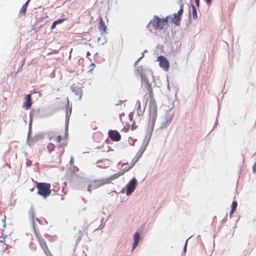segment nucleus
I'll list each match as a JSON object with an SVG mask.
<instances>
[{
  "label": "nucleus",
  "instance_id": "18",
  "mask_svg": "<svg viewBox=\"0 0 256 256\" xmlns=\"http://www.w3.org/2000/svg\"><path fill=\"white\" fill-rule=\"evenodd\" d=\"M124 172H118L114 174L111 178V180H114L118 178L120 176L124 174Z\"/></svg>",
  "mask_w": 256,
  "mask_h": 256
},
{
  "label": "nucleus",
  "instance_id": "25",
  "mask_svg": "<svg viewBox=\"0 0 256 256\" xmlns=\"http://www.w3.org/2000/svg\"><path fill=\"white\" fill-rule=\"evenodd\" d=\"M56 25H57V24H56V22H54L52 23V26H50V28H51V30H54V29L56 28Z\"/></svg>",
  "mask_w": 256,
  "mask_h": 256
},
{
  "label": "nucleus",
  "instance_id": "11",
  "mask_svg": "<svg viewBox=\"0 0 256 256\" xmlns=\"http://www.w3.org/2000/svg\"><path fill=\"white\" fill-rule=\"evenodd\" d=\"M32 106L31 94H26L25 96V102H23V107L28 110Z\"/></svg>",
  "mask_w": 256,
  "mask_h": 256
},
{
  "label": "nucleus",
  "instance_id": "30",
  "mask_svg": "<svg viewBox=\"0 0 256 256\" xmlns=\"http://www.w3.org/2000/svg\"><path fill=\"white\" fill-rule=\"evenodd\" d=\"M195 0V2H196V6L198 7H199V6H200V0Z\"/></svg>",
  "mask_w": 256,
  "mask_h": 256
},
{
  "label": "nucleus",
  "instance_id": "21",
  "mask_svg": "<svg viewBox=\"0 0 256 256\" xmlns=\"http://www.w3.org/2000/svg\"><path fill=\"white\" fill-rule=\"evenodd\" d=\"M26 8L25 6H22V8L20 10V14H21L22 16H24L26 14Z\"/></svg>",
  "mask_w": 256,
  "mask_h": 256
},
{
  "label": "nucleus",
  "instance_id": "28",
  "mask_svg": "<svg viewBox=\"0 0 256 256\" xmlns=\"http://www.w3.org/2000/svg\"><path fill=\"white\" fill-rule=\"evenodd\" d=\"M253 172L256 174V162L254 164L252 168Z\"/></svg>",
  "mask_w": 256,
  "mask_h": 256
},
{
  "label": "nucleus",
  "instance_id": "34",
  "mask_svg": "<svg viewBox=\"0 0 256 256\" xmlns=\"http://www.w3.org/2000/svg\"><path fill=\"white\" fill-rule=\"evenodd\" d=\"M186 244H187V242H186V244H185V246H184V250H186Z\"/></svg>",
  "mask_w": 256,
  "mask_h": 256
},
{
  "label": "nucleus",
  "instance_id": "22",
  "mask_svg": "<svg viewBox=\"0 0 256 256\" xmlns=\"http://www.w3.org/2000/svg\"><path fill=\"white\" fill-rule=\"evenodd\" d=\"M84 60L83 58H80L78 61V63L80 65H81L82 66H84Z\"/></svg>",
  "mask_w": 256,
  "mask_h": 256
},
{
  "label": "nucleus",
  "instance_id": "5",
  "mask_svg": "<svg viewBox=\"0 0 256 256\" xmlns=\"http://www.w3.org/2000/svg\"><path fill=\"white\" fill-rule=\"evenodd\" d=\"M183 4H180V8L178 11V12L174 14L172 16H170V18H171L172 21L173 23H174L176 26H179L180 24V22L182 20L181 16L183 14Z\"/></svg>",
  "mask_w": 256,
  "mask_h": 256
},
{
  "label": "nucleus",
  "instance_id": "3",
  "mask_svg": "<svg viewBox=\"0 0 256 256\" xmlns=\"http://www.w3.org/2000/svg\"><path fill=\"white\" fill-rule=\"evenodd\" d=\"M50 186V184L48 183L38 182L36 184L38 194L44 198H47L51 194Z\"/></svg>",
  "mask_w": 256,
  "mask_h": 256
},
{
  "label": "nucleus",
  "instance_id": "19",
  "mask_svg": "<svg viewBox=\"0 0 256 256\" xmlns=\"http://www.w3.org/2000/svg\"><path fill=\"white\" fill-rule=\"evenodd\" d=\"M0 246H1L0 250L2 252H4L6 250L8 249V244H0Z\"/></svg>",
  "mask_w": 256,
  "mask_h": 256
},
{
  "label": "nucleus",
  "instance_id": "26",
  "mask_svg": "<svg viewBox=\"0 0 256 256\" xmlns=\"http://www.w3.org/2000/svg\"><path fill=\"white\" fill-rule=\"evenodd\" d=\"M6 236L2 237V240H0V244H5Z\"/></svg>",
  "mask_w": 256,
  "mask_h": 256
},
{
  "label": "nucleus",
  "instance_id": "1",
  "mask_svg": "<svg viewBox=\"0 0 256 256\" xmlns=\"http://www.w3.org/2000/svg\"><path fill=\"white\" fill-rule=\"evenodd\" d=\"M150 100V122L152 126L154 124L157 118L158 109L156 103L154 99V94L151 87L148 86L147 88V92L144 96V100L146 104L148 100Z\"/></svg>",
  "mask_w": 256,
  "mask_h": 256
},
{
  "label": "nucleus",
  "instance_id": "16",
  "mask_svg": "<svg viewBox=\"0 0 256 256\" xmlns=\"http://www.w3.org/2000/svg\"><path fill=\"white\" fill-rule=\"evenodd\" d=\"M137 74L142 78L144 76V72L142 66H139L137 69Z\"/></svg>",
  "mask_w": 256,
  "mask_h": 256
},
{
  "label": "nucleus",
  "instance_id": "7",
  "mask_svg": "<svg viewBox=\"0 0 256 256\" xmlns=\"http://www.w3.org/2000/svg\"><path fill=\"white\" fill-rule=\"evenodd\" d=\"M137 180L135 178H133L126 185V194L129 195L132 193L135 190Z\"/></svg>",
  "mask_w": 256,
  "mask_h": 256
},
{
  "label": "nucleus",
  "instance_id": "29",
  "mask_svg": "<svg viewBox=\"0 0 256 256\" xmlns=\"http://www.w3.org/2000/svg\"><path fill=\"white\" fill-rule=\"evenodd\" d=\"M74 162V158L73 157H71L70 160V165L73 164Z\"/></svg>",
  "mask_w": 256,
  "mask_h": 256
},
{
  "label": "nucleus",
  "instance_id": "31",
  "mask_svg": "<svg viewBox=\"0 0 256 256\" xmlns=\"http://www.w3.org/2000/svg\"><path fill=\"white\" fill-rule=\"evenodd\" d=\"M29 1L30 0H28L23 6H25L27 8Z\"/></svg>",
  "mask_w": 256,
  "mask_h": 256
},
{
  "label": "nucleus",
  "instance_id": "17",
  "mask_svg": "<svg viewBox=\"0 0 256 256\" xmlns=\"http://www.w3.org/2000/svg\"><path fill=\"white\" fill-rule=\"evenodd\" d=\"M48 150L50 152H52L54 151L55 148V146L54 144L50 143L48 144L47 146Z\"/></svg>",
  "mask_w": 256,
  "mask_h": 256
},
{
  "label": "nucleus",
  "instance_id": "10",
  "mask_svg": "<svg viewBox=\"0 0 256 256\" xmlns=\"http://www.w3.org/2000/svg\"><path fill=\"white\" fill-rule=\"evenodd\" d=\"M38 241L40 242V244L42 247V248L43 249L44 253L48 255L50 254V252L48 250V248L46 245V242L44 238H38Z\"/></svg>",
  "mask_w": 256,
  "mask_h": 256
},
{
  "label": "nucleus",
  "instance_id": "27",
  "mask_svg": "<svg viewBox=\"0 0 256 256\" xmlns=\"http://www.w3.org/2000/svg\"><path fill=\"white\" fill-rule=\"evenodd\" d=\"M95 66H96L95 64H94V63H92V64L90 65V70H93Z\"/></svg>",
  "mask_w": 256,
  "mask_h": 256
},
{
  "label": "nucleus",
  "instance_id": "33",
  "mask_svg": "<svg viewBox=\"0 0 256 256\" xmlns=\"http://www.w3.org/2000/svg\"><path fill=\"white\" fill-rule=\"evenodd\" d=\"M90 55V53L89 52H88L86 53V56L88 57Z\"/></svg>",
  "mask_w": 256,
  "mask_h": 256
},
{
  "label": "nucleus",
  "instance_id": "23",
  "mask_svg": "<svg viewBox=\"0 0 256 256\" xmlns=\"http://www.w3.org/2000/svg\"><path fill=\"white\" fill-rule=\"evenodd\" d=\"M136 109L138 110L140 109V100H137L136 104Z\"/></svg>",
  "mask_w": 256,
  "mask_h": 256
},
{
  "label": "nucleus",
  "instance_id": "32",
  "mask_svg": "<svg viewBox=\"0 0 256 256\" xmlns=\"http://www.w3.org/2000/svg\"><path fill=\"white\" fill-rule=\"evenodd\" d=\"M206 3L208 4H210L212 0H204Z\"/></svg>",
  "mask_w": 256,
  "mask_h": 256
},
{
  "label": "nucleus",
  "instance_id": "20",
  "mask_svg": "<svg viewBox=\"0 0 256 256\" xmlns=\"http://www.w3.org/2000/svg\"><path fill=\"white\" fill-rule=\"evenodd\" d=\"M237 202L236 201H234L232 204V209L230 212V214H232L234 211L236 210V207H237Z\"/></svg>",
  "mask_w": 256,
  "mask_h": 256
},
{
  "label": "nucleus",
  "instance_id": "6",
  "mask_svg": "<svg viewBox=\"0 0 256 256\" xmlns=\"http://www.w3.org/2000/svg\"><path fill=\"white\" fill-rule=\"evenodd\" d=\"M159 65L164 70L168 71L169 69L170 63L167 58L163 56L158 57Z\"/></svg>",
  "mask_w": 256,
  "mask_h": 256
},
{
  "label": "nucleus",
  "instance_id": "24",
  "mask_svg": "<svg viewBox=\"0 0 256 256\" xmlns=\"http://www.w3.org/2000/svg\"><path fill=\"white\" fill-rule=\"evenodd\" d=\"M64 20L65 19H59L57 20L54 21V22H56V24H58L63 22Z\"/></svg>",
  "mask_w": 256,
  "mask_h": 256
},
{
  "label": "nucleus",
  "instance_id": "4",
  "mask_svg": "<svg viewBox=\"0 0 256 256\" xmlns=\"http://www.w3.org/2000/svg\"><path fill=\"white\" fill-rule=\"evenodd\" d=\"M170 16H167L164 18H160L158 16H154L152 21L153 26L156 30H162L166 26Z\"/></svg>",
  "mask_w": 256,
  "mask_h": 256
},
{
  "label": "nucleus",
  "instance_id": "9",
  "mask_svg": "<svg viewBox=\"0 0 256 256\" xmlns=\"http://www.w3.org/2000/svg\"><path fill=\"white\" fill-rule=\"evenodd\" d=\"M146 149V145H142L140 148L139 150L137 152V154L136 155V156L132 159V162H137L138 160L142 157L144 152Z\"/></svg>",
  "mask_w": 256,
  "mask_h": 256
},
{
  "label": "nucleus",
  "instance_id": "2",
  "mask_svg": "<svg viewBox=\"0 0 256 256\" xmlns=\"http://www.w3.org/2000/svg\"><path fill=\"white\" fill-rule=\"evenodd\" d=\"M68 133L63 135L57 132H51L48 134V138L50 140L55 142L58 148H64L67 146Z\"/></svg>",
  "mask_w": 256,
  "mask_h": 256
},
{
  "label": "nucleus",
  "instance_id": "15",
  "mask_svg": "<svg viewBox=\"0 0 256 256\" xmlns=\"http://www.w3.org/2000/svg\"><path fill=\"white\" fill-rule=\"evenodd\" d=\"M192 18L194 20H196L198 18V16L196 8L194 5H192Z\"/></svg>",
  "mask_w": 256,
  "mask_h": 256
},
{
  "label": "nucleus",
  "instance_id": "14",
  "mask_svg": "<svg viewBox=\"0 0 256 256\" xmlns=\"http://www.w3.org/2000/svg\"><path fill=\"white\" fill-rule=\"evenodd\" d=\"M110 180H98L95 182V184L97 186H102L106 184L109 183Z\"/></svg>",
  "mask_w": 256,
  "mask_h": 256
},
{
  "label": "nucleus",
  "instance_id": "13",
  "mask_svg": "<svg viewBox=\"0 0 256 256\" xmlns=\"http://www.w3.org/2000/svg\"><path fill=\"white\" fill-rule=\"evenodd\" d=\"M99 30L102 32V33H107L106 32V26L105 25L104 22L102 21V20L101 19L99 24Z\"/></svg>",
  "mask_w": 256,
  "mask_h": 256
},
{
  "label": "nucleus",
  "instance_id": "12",
  "mask_svg": "<svg viewBox=\"0 0 256 256\" xmlns=\"http://www.w3.org/2000/svg\"><path fill=\"white\" fill-rule=\"evenodd\" d=\"M140 240V234L138 232H136L134 236V242L132 245V250H134L138 246Z\"/></svg>",
  "mask_w": 256,
  "mask_h": 256
},
{
  "label": "nucleus",
  "instance_id": "8",
  "mask_svg": "<svg viewBox=\"0 0 256 256\" xmlns=\"http://www.w3.org/2000/svg\"><path fill=\"white\" fill-rule=\"evenodd\" d=\"M108 135L112 141L118 142L121 140L120 134L116 130H110L108 132Z\"/></svg>",
  "mask_w": 256,
  "mask_h": 256
}]
</instances>
